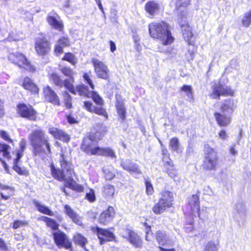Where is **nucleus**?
<instances>
[{"label": "nucleus", "instance_id": "nucleus-1", "mask_svg": "<svg viewBox=\"0 0 251 251\" xmlns=\"http://www.w3.org/2000/svg\"><path fill=\"white\" fill-rule=\"evenodd\" d=\"M28 138L34 156H39L42 153L47 155L51 153L49 138L42 129L32 131L28 135Z\"/></svg>", "mask_w": 251, "mask_h": 251}, {"label": "nucleus", "instance_id": "nucleus-2", "mask_svg": "<svg viewBox=\"0 0 251 251\" xmlns=\"http://www.w3.org/2000/svg\"><path fill=\"white\" fill-rule=\"evenodd\" d=\"M149 30L152 38L159 39L164 45L171 44L174 40L169 25L165 22L151 23L149 25Z\"/></svg>", "mask_w": 251, "mask_h": 251}, {"label": "nucleus", "instance_id": "nucleus-3", "mask_svg": "<svg viewBox=\"0 0 251 251\" xmlns=\"http://www.w3.org/2000/svg\"><path fill=\"white\" fill-rule=\"evenodd\" d=\"M100 132L90 133L87 134L83 138L81 145V150L89 155H96L99 147L97 146L98 142L100 139Z\"/></svg>", "mask_w": 251, "mask_h": 251}, {"label": "nucleus", "instance_id": "nucleus-4", "mask_svg": "<svg viewBox=\"0 0 251 251\" xmlns=\"http://www.w3.org/2000/svg\"><path fill=\"white\" fill-rule=\"evenodd\" d=\"M205 157L203 161V168L207 170L215 169L218 164V156L215 151L209 145H205L204 147Z\"/></svg>", "mask_w": 251, "mask_h": 251}, {"label": "nucleus", "instance_id": "nucleus-5", "mask_svg": "<svg viewBox=\"0 0 251 251\" xmlns=\"http://www.w3.org/2000/svg\"><path fill=\"white\" fill-rule=\"evenodd\" d=\"M212 94L211 97L215 99L220 100L221 96H232L234 92L231 88L220 81H214L211 83Z\"/></svg>", "mask_w": 251, "mask_h": 251}, {"label": "nucleus", "instance_id": "nucleus-6", "mask_svg": "<svg viewBox=\"0 0 251 251\" xmlns=\"http://www.w3.org/2000/svg\"><path fill=\"white\" fill-rule=\"evenodd\" d=\"M52 235L55 244L59 248H64L67 250L72 249V242L65 233L58 230L57 231L53 232Z\"/></svg>", "mask_w": 251, "mask_h": 251}, {"label": "nucleus", "instance_id": "nucleus-7", "mask_svg": "<svg viewBox=\"0 0 251 251\" xmlns=\"http://www.w3.org/2000/svg\"><path fill=\"white\" fill-rule=\"evenodd\" d=\"M187 206L193 215L196 216L197 214L200 219H204L206 212L203 209L200 210L199 197L197 195H193L188 198Z\"/></svg>", "mask_w": 251, "mask_h": 251}, {"label": "nucleus", "instance_id": "nucleus-8", "mask_svg": "<svg viewBox=\"0 0 251 251\" xmlns=\"http://www.w3.org/2000/svg\"><path fill=\"white\" fill-rule=\"evenodd\" d=\"M93 231L96 233L101 245L107 242L113 241L116 242L114 233L108 229H104L96 226L93 229Z\"/></svg>", "mask_w": 251, "mask_h": 251}, {"label": "nucleus", "instance_id": "nucleus-9", "mask_svg": "<svg viewBox=\"0 0 251 251\" xmlns=\"http://www.w3.org/2000/svg\"><path fill=\"white\" fill-rule=\"evenodd\" d=\"M92 62L98 77L103 79L110 82L109 71L107 67L102 62L97 59L93 58Z\"/></svg>", "mask_w": 251, "mask_h": 251}, {"label": "nucleus", "instance_id": "nucleus-10", "mask_svg": "<svg viewBox=\"0 0 251 251\" xmlns=\"http://www.w3.org/2000/svg\"><path fill=\"white\" fill-rule=\"evenodd\" d=\"M8 58L10 61L20 67H24L26 70H30V63L23 53L19 52L10 53L8 56Z\"/></svg>", "mask_w": 251, "mask_h": 251}, {"label": "nucleus", "instance_id": "nucleus-11", "mask_svg": "<svg viewBox=\"0 0 251 251\" xmlns=\"http://www.w3.org/2000/svg\"><path fill=\"white\" fill-rule=\"evenodd\" d=\"M35 49L39 55H46L50 50V43L45 36L38 37L35 40Z\"/></svg>", "mask_w": 251, "mask_h": 251}, {"label": "nucleus", "instance_id": "nucleus-12", "mask_svg": "<svg viewBox=\"0 0 251 251\" xmlns=\"http://www.w3.org/2000/svg\"><path fill=\"white\" fill-rule=\"evenodd\" d=\"M18 113L23 118L30 120H35L36 118V112L30 105H26L24 103H20L17 106Z\"/></svg>", "mask_w": 251, "mask_h": 251}, {"label": "nucleus", "instance_id": "nucleus-13", "mask_svg": "<svg viewBox=\"0 0 251 251\" xmlns=\"http://www.w3.org/2000/svg\"><path fill=\"white\" fill-rule=\"evenodd\" d=\"M177 21L181 28L183 38L190 44L191 39L193 37V33L189 26H188V23L186 19V16L185 13H182V15H178L177 18Z\"/></svg>", "mask_w": 251, "mask_h": 251}, {"label": "nucleus", "instance_id": "nucleus-14", "mask_svg": "<svg viewBox=\"0 0 251 251\" xmlns=\"http://www.w3.org/2000/svg\"><path fill=\"white\" fill-rule=\"evenodd\" d=\"M123 237L126 238L134 247H142V242L139 236L129 229H126L122 233Z\"/></svg>", "mask_w": 251, "mask_h": 251}, {"label": "nucleus", "instance_id": "nucleus-15", "mask_svg": "<svg viewBox=\"0 0 251 251\" xmlns=\"http://www.w3.org/2000/svg\"><path fill=\"white\" fill-rule=\"evenodd\" d=\"M120 165L124 170L130 174H142L139 166L130 159H121Z\"/></svg>", "mask_w": 251, "mask_h": 251}, {"label": "nucleus", "instance_id": "nucleus-16", "mask_svg": "<svg viewBox=\"0 0 251 251\" xmlns=\"http://www.w3.org/2000/svg\"><path fill=\"white\" fill-rule=\"evenodd\" d=\"M59 161L61 170L66 177L69 179H73V174H74L73 165L70 162L67 161L66 157L63 153L61 154Z\"/></svg>", "mask_w": 251, "mask_h": 251}, {"label": "nucleus", "instance_id": "nucleus-17", "mask_svg": "<svg viewBox=\"0 0 251 251\" xmlns=\"http://www.w3.org/2000/svg\"><path fill=\"white\" fill-rule=\"evenodd\" d=\"M83 107L90 112L103 116L106 119L108 118L107 112L103 107L94 106L90 101H83Z\"/></svg>", "mask_w": 251, "mask_h": 251}, {"label": "nucleus", "instance_id": "nucleus-18", "mask_svg": "<svg viewBox=\"0 0 251 251\" xmlns=\"http://www.w3.org/2000/svg\"><path fill=\"white\" fill-rule=\"evenodd\" d=\"M115 214L114 208L112 206H108L105 210L101 213L99 218L100 223L104 225H107L113 220Z\"/></svg>", "mask_w": 251, "mask_h": 251}, {"label": "nucleus", "instance_id": "nucleus-19", "mask_svg": "<svg viewBox=\"0 0 251 251\" xmlns=\"http://www.w3.org/2000/svg\"><path fill=\"white\" fill-rule=\"evenodd\" d=\"M44 93L46 100L54 105H59L60 100L56 93L50 86L44 89Z\"/></svg>", "mask_w": 251, "mask_h": 251}, {"label": "nucleus", "instance_id": "nucleus-20", "mask_svg": "<svg viewBox=\"0 0 251 251\" xmlns=\"http://www.w3.org/2000/svg\"><path fill=\"white\" fill-rule=\"evenodd\" d=\"M145 9L150 15L154 16L160 13L161 9V4L154 0H150L146 3Z\"/></svg>", "mask_w": 251, "mask_h": 251}, {"label": "nucleus", "instance_id": "nucleus-21", "mask_svg": "<svg viewBox=\"0 0 251 251\" xmlns=\"http://www.w3.org/2000/svg\"><path fill=\"white\" fill-rule=\"evenodd\" d=\"M216 121L220 126H228L231 121V115L223 113L220 112H216L214 114Z\"/></svg>", "mask_w": 251, "mask_h": 251}, {"label": "nucleus", "instance_id": "nucleus-22", "mask_svg": "<svg viewBox=\"0 0 251 251\" xmlns=\"http://www.w3.org/2000/svg\"><path fill=\"white\" fill-rule=\"evenodd\" d=\"M234 101L232 99L225 100L221 102L220 112L231 115L234 109Z\"/></svg>", "mask_w": 251, "mask_h": 251}, {"label": "nucleus", "instance_id": "nucleus-23", "mask_svg": "<svg viewBox=\"0 0 251 251\" xmlns=\"http://www.w3.org/2000/svg\"><path fill=\"white\" fill-rule=\"evenodd\" d=\"M49 133L52 135L57 139L63 141L65 142H68L70 138L67 134L62 130L55 127H51L49 129Z\"/></svg>", "mask_w": 251, "mask_h": 251}, {"label": "nucleus", "instance_id": "nucleus-24", "mask_svg": "<svg viewBox=\"0 0 251 251\" xmlns=\"http://www.w3.org/2000/svg\"><path fill=\"white\" fill-rule=\"evenodd\" d=\"M65 213L72 219V220L77 224L81 226L82 225L80 217L68 204L64 206Z\"/></svg>", "mask_w": 251, "mask_h": 251}, {"label": "nucleus", "instance_id": "nucleus-25", "mask_svg": "<svg viewBox=\"0 0 251 251\" xmlns=\"http://www.w3.org/2000/svg\"><path fill=\"white\" fill-rule=\"evenodd\" d=\"M50 172L52 176L59 181L65 180L66 176L62 170L55 167L53 163L50 164Z\"/></svg>", "mask_w": 251, "mask_h": 251}, {"label": "nucleus", "instance_id": "nucleus-26", "mask_svg": "<svg viewBox=\"0 0 251 251\" xmlns=\"http://www.w3.org/2000/svg\"><path fill=\"white\" fill-rule=\"evenodd\" d=\"M22 86L25 89L28 90L32 93H37L39 90L37 85L28 77L24 78Z\"/></svg>", "mask_w": 251, "mask_h": 251}, {"label": "nucleus", "instance_id": "nucleus-27", "mask_svg": "<svg viewBox=\"0 0 251 251\" xmlns=\"http://www.w3.org/2000/svg\"><path fill=\"white\" fill-rule=\"evenodd\" d=\"M181 95L182 96H186V100L189 101L193 100V89L190 85H183L180 88Z\"/></svg>", "mask_w": 251, "mask_h": 251}, {"label": "nucleus", "instance_id": "nucleus-28", "mask_svg": "<svg viewBox=\"0 0 251 251\" xmlns=\"http://www.w3.org/2000/svg\"><path fill=\"white\" fill-rule=\"evenodd\" d=\"M99 150H97L96 155H101L106 157H110L111 158L116 157L114 151L109 148H100L99 147Z\"/></svg>", "mask_w": 251, "mask_h": 251}, {"label": "nucleus", "instance_id": "nucleus-29", "mask_svg": "<svg viewBox=\"0 0 251 251\" xmlns=\"http://www.w3.org/2000/svg\"><path fill=\"white\" fill-rule=\"evenodd\" d=\"M33 203L37 210L44 214H46L50 216L53 215V212L50 209V208L45 205L41 204L37 200H33Z\"/></svg>", "mask_w": 251, "mask_h": 251}, {"label": "nucleus", "instance_id": "nucleus-30", "mask_svg": "<svg viewBox=\"0 0 251 251\" xmlns=\"http://www.w3.org/2000/svg\"><path fill=\"white\" fill-rule=\"evenodd\" d=\"M48 23L52 27L61 31L63 29V24L55 17L49 15L47 18Z\"/></svg>", "mask_w": 251, "mask_h": 251}, {"label": "nucleus", "instance_id": "nucleus-31", "mask_svg": "<svg viewBox=\"0 0 251 251\" xmlns=\"http://www.w3.org/2000/svg\"><path fill=\"white\" fill-rule=\"evenodd\" d=\"M159 200H162V202L166 204V205H168L170 207L172 204L173 201V194L169 191H164L162 192L161 197Z\"/></svg>", "mask_w": 251, "mask_h": 251}, {"label": "nucleus", "instance_id": "nucleus-32", "mask_svg": "<svg viewBox=\"0 0 251 251\" xmlns=\"http://www.w3.org/2000/svg\"><path fill=\"white\" fill-rule=\"evenodd\" d=\"M235 209L240 215L241 219L244 221L245 220L246 208L245 203L241 201H238L235 206Z\"/></svg>", "mask_w": 251, "mask_h": 251}, {"label": "nucleus", "instance_id": "nucleus-33", "mask_svg": "<svg viewBox=\"0 0 251 251\" xmlns=\"http://www.w3.org/2000/svg\"><path fill=\"white\" fill-rule=\"evenodd\" d=\"M75 243L80 246L85 251H89L86 248L87 239L81 234L78 233L74 236Z\"/></svg>", "mask_w": 251, "mask_h": 251}, {"label": "nucleus", "instance_id": "nucleus-34", "mask_svg": "<svg viewBox=\"0 0 251 251\" xmlns=\"http://www.w3.org/2000/svg\"><path fill=\"white\" fill-rule=\"evenodd\" d=\"M190 4V0H176V10L177 14V17L178 15H182V13H185L186 16V13L185 11L181 9L180 7H186Z\"/></svg>", "mask_w": 251, "mask_h": 251}, {"label": "nucleus", "instance_id": "nucleus-35", "mask_svg": "<svg viewBox=\"0 0 251 251\" xmlns=\"http://www.w3.org/2000/svg\"><path fill=\"white\" fill-rule=\"evenodd\" d=\"M156 239L160 245H165L168 240V237L164 231H158L155 234Z\"/></svg>", "mask_w": 251, "mask_h": 251}, {"label": "nucleus", "instance_id": "nucleus-36", "mask_svg": "<svg viewBox=\"0 0 251 251\" xmlns=\"http://www.w3.org/2000/svg\"><path fill=\"white\" fill-rule=\"evenodd\" d=\"M40 219L46 222L48 226L50 227L53 230L58 229L59 224L55 220L46 216H42Z\"/></svg>", "mask_w": 251, "mask_h": 251}, {"label": "nucleus", "instance_id": "nucleus-37", "mask_svg": "<svg viewBox=\"0 0 251 251\" xmlns=\"http://www.w3.org/2000/svg\"><path fill=\"white\" fill-rule=\"evenodd\" d=\"M76 89L79 95L81 96H84L86 98H90L91 91H90L87 86L84 84L77 85Z\"/></svg>", "mask_w": 251, "mask_h": 251}, {"label": "nucleus", "instance_id": "nucleus-38", "mask_svg": "<svg viewBox=\"0 0 251 251\" xmlns=\"http://www.w3.org/2000/svg\"><path fill=\"white\" fill-rule=\"evenodd\" d=\"M169 207L170 206L166 205V204L162 202V200H159L158 202L153 207L152 211L155 214H159Z\"/></svg>", "mask_w": 251, "mask_h": 251}, {"label": "nucleus", "instance_id": "nucleus-39", "mask_svg": "<svg viewBox=\"0 0 251 251\" xmlns=\"http://www.w3.org/2000/svg\"><path fill=\"white\" fill-rule=\"evenodd\" d=\"M169 146L171 150L173 151L179 152L180 151V145L179 140L177 138L174 137L172 138L169 143Z\"/></svg>", "mask_w": 251, "mask_h": 251}, {"label": "nucleus", "instance_id": "nucleus-40", "mask_svg": "<svg viewBox=\"0 0 251 251\" xmlns=\"http://www.w3.org/2000/svg\"><path fill=\"white\" fill-rule=\"evenodd\" d=\"M115 192L114 186L106 184L103 187V193L106 198L112 197Z\"/></svg>", "mask_w": 251, "mask_h": 251}, {"label": "nucleus", "instance_id": "nucleus-41", "mask_svg": "<svg viewBox=\"0 0 251 251\" xmlns=\"http://www.w3.org/2000/svg\"><path fill=\"white\" fill-rule=\"evenodd\" d=\"M90 98L92 99L93 100L97 105L102 107L104 103L103 100L98 93L95 91H92Z\"/></svg>", "mask_w": 251, "mask_h": 251}, {"label": "nucleus", "instance_id": "nucleus-42", "mask_svg": "<svg viewBox=\"0 0 251 251\" xmlns=\"http://www.w3.org/2000/svg\"><path fill=\"white\" fill-rule=\"evenodd\" d=\"M243 25L246 27H248L251 24V9L246 12L242 20Z\"/></svg>", "mask_w": 251, "mask_h": 251}, {"label": "nucleus", "instance_id": "nucleus-43", "mask_svg": "<svg viewBox=\"0 0 251 251\" xmlns=\"http://www.w3.org/2000/svg\"><path fill=\"white\" fill-rule=\"evenodd\" d=\"M62 60L67 61L72 65H75L77 62V59L72 53L67 52L65 53L64 57L62 58Z\"/></svg>", "mask_w": 251, "mask_h": 251}, {"label": "nucleus", "instance_id": "nucleus-44", "mask_svg": "<svg viewBox=\"0 0 251 251\" xmlns=\"http://www.w3.org/2000/svg\"><path fill=\"white\" fill-rule=\"evenodd\" d=\"M50 79L55 85L60 87H62L63 86V81L60 78V76L56 73H52L50 75Z\"/></svg>", "mask_w": 251, "mask_h": 251}, {"label": "nucleus", "instance_id": "nucleus-45", "mask_svg": "<svg viewBox=\"0 0 251 251\" xmlns=\"http://www.w3.org/2000/svg\"><path fill=\"white\" fill-rule=\"evenodd\" d=\"M65 106L67 108H71L72 106V97L68 92L65 91L63 94Z\"/></svg>", "mask_w": 251, "mask_h": 251}, {"label": "nucleus", "instance_id": "nucleus-46", "mask_svg": "<svg viewBox=\"0 0 251 251\" xmlns=\"http://www.w3.org/2000/svg\"><path fill=\"white\" fill-rule=\"evenodd\" d=\"M19 163H13V169L19 175L26 176L28 172L25 168H22L18 165Z\"/></svg>", "mask_w": 251, "mask_h": 251}, {"label": "nucleus", "instance_id": "nucleus-47", "mask_svg": "<svg viewBox=\"0 0 251 251\" xmlns=\"http://www.w3.org/2000/svg\"><path fill=\"white\" fill-rule=\"evenodd\" d=\"M116 101L115 106L117 109L126 108L123 99L119 95H116Z\"/></svg>", "mask_w": 251, "mask_h": 251}, {"label": "nucleus", "instance_id": "nucleus-48", "mask_svg": "<svg viewBox=\"0 0 251 251\" xmlns=\"http://www.w3.org/2000/svg\"><path fill=\"white\" fill-rule=\"evenodd\" d=\"M63 85L66 89L69 90L71 93L75 94L76 92L75 90L74 85L70 82L68 79H66L63 81Z\"/></svg>", "mask_w": 251, "mask_h": 251}, {"label": "nucleus", "instance_id": "nucleus-49", "mask_svg": "<svg viewBox=\"0 0 251 251\" xmlns=\"http://www.w3.org/2000/svg\"><path fill=\"white\" fill-rule=\"evenodd\" d=\"M85 199L90 202H93L96 201V196L94 190L90 189L89 192L86 193Z\"/></svg>", "mask_w": 251, "mask_h": 251}, {"label": "nucleus", "instance_id": "nucleus-50", "mask_svg": "<svg viewBox=\"0 0 251 251\" xmlns=\"http://www.w3.org/2000/svg\"><path fill=\"white\" fill-rule=\"evenodd\" d=\"M203 251H218V249L215 243L210 241L205 245Z\"/></svg>", "mask_w": 251, "mask_h": 251}, {"label": "nucleus", "instance_id": "nucleus-51", "mask_svg": "<svg viewBox=\"0 0 251 251\" xmlns=\"http://www.w3.org/2000/svg\"><path fill=\"white\" fill-rule=\"evenodd\" d=\"M145 185L146 194L148 195H151L153 192V188L151 182L149 180L146 179L145 181Z\"/></svg>", "mask_w": 251, "mask_h": 251}, {"label": "nucleus", "instance_id": "nucleus-52", "mask_svg": "<svg viewBox=\"0 0 251 251\" xmlns=\"http://www.w3.org/2000/svg\"><path fill=\"white\" fill-rule=\"evenodd\" d=\"M10 148V147L9 145L5 143H0V153L3 152L4 155L6 156L9 154L8 150Z\"/></svg>", "mask_w": 251, "mask_h": 251}, {"label": "nucleus", "instance_id": "nucleus-53", "mask_svg": "<svg viewBox=\"0 0 251 251\" xmlns=\"http://www.w3.org/2000/svg\"><path fill=\"white\" fill-rule=\"evenodd\" d=\"M58 43L62 47H65L70 45V40L68 37H62L58 40Z\"/></svg>", "mask_w": 251, "mask_h": 251}, {"label": "nucleus", "instance_id": "nucleus-54", "mask_svg": "<svg viewBox=\"0 0 251 251\" xmlns=\"http://www.w3.org/2000/svg\"><path fill=\"white\" fill-rule=\"evenodd\" d=\"M83 77L85 80V81L87 83L90 87V88L93 90L95 88V85L93 84L91 79L87 73H84L83 75Z\"/></svg>", "mask_w": 251, "mask_h": 251}, {"label": "nucleus", "instance_id": "nucleus-55", "mask_svg": "<svg viewBox=\"0 0 251 251\" xmlns=\"http://www.w3.org/2000/svg\"><path fill=\"white\" fill-rule=\"evenodd\" d=\"M104 174H105V177L106 180H111L114 178L115 176L114 173L111 172L108 169H105L103 170Z\"/></svg>", "mask_w": 251, "mask_h": 251}, {"label": "nucleus", "instance_id": "nucleus-56", "mask_svg": "<svg viewBox=\"0 0 251 251\" xmlns=\"http://www.w3.org/2000/svg\"><path fill=\"white\" fill-rule=\"evenodd\" d=\"M117 113L122 121H124L126 118V108L117 109Z\"/></svg>", "mask_w": 251, "mask_h": 251}, {"label": "nucleus", "instance_id": "nucleus-57", "mask_svg": "<svg viewBox=\"0 0 251 251\" xmlns=\"http://www.w3.org/2000/svg\"><path fill=\"white\" fill-rule=\"evenodd\" d=\"M0 135L1 138L4 140L8 142L9 143L12 142V140L10 138V137L9 136V135L6 131L4 130H0Z\"/></svg>", "mask_w": 251, "mask_h": 251}, {"label": "nucleus", "instance_id": "nucleus-58", "mask_svg": "<svg viewBox=\"0 0 251 251\" xmlns=\"http://www.w3.org/2000/svg\"><path fill=\"white\" fill-rule=\"evenodd\" d=\"M24 151H22L18 150L16 151V158L13 160V163H19L20 161L21 158L23 156Z\"/></svg>", "mask_w": 251, "mask_h": 251}, {"label": "nucleus", "instance_id": "nucleus-59", "mask_svg": "<svg viewBox=\"0 0 251 251\" xmlns=\"http://www.w3.org/2000/svg\"><path fill=\"white\" fill-rule=\"evenodd\" d=\"M146 240L147 241H151L152 238V233L151 231V227L148 226L146 227Z\"/></svg>", "mask_w": 251, "mask_h": 251}, {"label": "nucleus", "instance_id": "nucleus-60", "mask_svg": "<svg viewBox=\"0 0 251 251\" xmlns=\"http://www.w3.org/2000/svg\"><path fill=\"white\" fill-rule=\"evenodd\" d=\"M62 73L66 76L69 77H72L73 75V71L72 70L69 68L64 67L61 70Z\"/></svg>", "mask_w": 251, "mask_h": 251}, {"label": "nucleus", "instance_id": "nucleus-61", "mask_svg": "<svg viewBox=\"0 0 251 251\" xmlns=\"http://www.w3.org/2000/svg\"><path fill=\"white\" fill-rule=\"evenodd\" d=\"M26 142L24 138H22L19 143L20 149L19 150L24 151L26 149Z\"/></svg>", "mask_w": 251, "mask_h": 251}, {"label": "nucleus", "instance_id": "nucleus-62", "mask_svg": "<svg viewBox=\"0 0 251 251\" xmlns=\"http://www.w3.org/2000/svg\"><path fill=\"white\" fill-rule=\"evenodd\" d=\"M8 248L4 241L1 238H0V251H7Z\"/></svg>", "mask_w": 251, "mask_h": 251}, {"label": "nucleus", "instance_id": "nucleus-63", "mask_svg": "<svg viewBox=\"0 0 251 251\" xmlns=\"http://www.w3.org/2000/svg\"><path fill=\"white\" fill-rule=\"evenodd\" d=\"M73 189L78 192H82L84 190L83 186L81 184L75 183L72 186Z\"/></svg>", "mask_w": 251, "mask_h": 251}, {"label": "nucleus", "instance_id": "nucleus-64", "mask_svg": "<svg viewBox=\"0 0 251 251\" xmlns=\"http://www.w3.org/2000/svg\"><path fill=\"white\" fill-rule=\"evenodd\" d=\"M220 138L226 140L228 138V135L225 129L221 130L218 133Z\"/></svg>", "mask_w": 251, "mask_h": 251}]
</instances>
